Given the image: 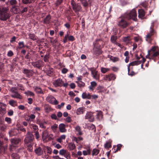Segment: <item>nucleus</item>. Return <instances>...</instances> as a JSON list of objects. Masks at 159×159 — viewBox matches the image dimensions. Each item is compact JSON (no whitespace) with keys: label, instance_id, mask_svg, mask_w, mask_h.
<instances>
[{"label":"nucleus","instance_id":"obj_1","mask_svg":"<svg viewBox=\"0 0 159 159\" xmlns=\"http://www.w3.org/2000/svg\"><path fill=\"white\" fill-rule=\"evenodd\" d=\"M8 11V9L7 8L0 7V19L1 20H6L9 17Z\"/></svg>","mask_w":159,"mask_h":159},{"label":"nucleus","instance_id":"obj_25","mask_svg":"<svg viewBox=\"0 0 159 159\" xmlns=\"http://www.w3.org/2000/svg\"><path fill=\"white\" fill-rule=\"evenodd\" d=\"M75 129L76 132L78 133L77 135H81L82 134V132L81 131L80 127L78 125L75 127Z\"/></svg>","mask_w":159,"mask_h":159},{"label":"nucleus","instance_id":"obj_48","mask_svg":"<svg viewBox=\"0 0 159 159\" xmlns=\"http://www.w3.org/2000/svg\"><path fill=\"white\" fill-rule=\"evenodd\" d=\"M7 128V125H3L0 127L2 131H4Z\"/></svg>","mask_w":159,"mask_h":159},{"label":"nucleus","instance_id":"obj_57","mask_svg":"<svg viewBox=\"0 0 159 159\" xmlns=\"http://www.w3.org/2000/svg\"><path fill=\"white\" fill-rule=\"evenodd\" d=\"M158 48V47L153 46V47H152V48L149 51H152L153 52H154L157 50V49Z\"/></svg>","mask_w":159,"mask_h":159},{"label":"nucleus","instance_id":"obj_32","mask_svg":"<svg viewBox=\"0 0 159 159\" xmlns=\"http://www.w3.org/2000/svg\"><path fill=\"white\" fill-rule=\"evenodd\" d=\"M9 103L10 105L14 107L17 106V102L16 101L13 100H10L9 102Z\"/></svg>","mask_w":159,"mask_h":159},{"label":"nucleus","instance_id":"obj_28","mask_svg":"<svg viewBox=\"0 0 159 159\" xmlns=\"http://www.w3.org/2000/svg\"><path fill=\"white\" fill-rule=\"evenodd\" d=\"M68 147L70 150H72L75 148L76 147L74 143H71L68 144Z\"/></svg>","mask_w":159,"mask_h":159},{"label":"nucleus","instance_id":"obj_35","mask_svg":"<svg viewBox=\"0 0 159 159\" xmlns=\"http://www.w3.org/2000/svg\"><path fill=\"white\" fill-rule=\"evenodd\" d=\"M23 73L26 74L27 76H29L31 75V71L25 69L23 71Z\"/></svg>","mask_w":159,"mask_h":159},{"label":"nucleus","instance_id":"obj_14","mask_svg":"<svg viewBox=\"0 0 159 159\" xmlns=\"http://www.w3.org/2000/svg\"><path fill=\"white\" fill-rule=\"evenodd\" d=\"M154 33V31L153 30H152L149 33L147 34L146 40L147 41L149 42H150L152 40L151 37L153 34Z\"/></svg>","mask_w":159,"mask_h":159},{"label":"nucleus","instance_id":"obj_43","mask_svg":"<svg viewBox=\"0 0 159 159\" xmlns=\"http://www.w3.org/2000/svg\"><path fill=\"white\" fill-rule=\"evenodd\" d=\"M110 60L113 62L118 61L119 58L117 57L111 56L110 58Z\"/></svg>","mask_w":159,"mask_h":159},{"label":"nucleus","instance_id":"obj_55","mask_svg":"<svg viewBox=\"0 0 159 159\" xmlns=\"http://www.w3.org/2000/svg\"><path fill=\"white\" fill-rule=\"evenodd\" d=\"M112 70L114 72H117L119 70V68L116 66H113L111 67Z\"/></svg>","mask_w":159,"mask_h":159},{"label":"nucleus","instance_id":"obj_56","mask_svg":"<svg viewBox=\"0 0 159 159\" xmlns=\"http://www.w3.org/2000/svg\"><path fill=\"white\" fill-rule=\"evenodd\" d=\"M68 39L69 41H73L75 40L74 37L72 35H70V36H68Z\"/></svg>","mask_w":159,"mask_h":159},{"label":"nucleus","instance_id":"obj_41","mask_svg":"<svg viewBox=\"0 0 159 159\" xmlns=\"http://www.w3.org/2000/svg\"><path fill=\"white\" fill-rule=\"evenodd\" d=\"M104 147L106 148H108L111 147V143L109 142H107L104 145Z\"/></svg>","mask_w":159,"mask_h":159},{"label":"nucleus","instance_id":"obj_50","mask_svg":"<svg viewBox=\"0 0 159 159\" xmlns=\"http://www.w3.org/2000/svg\"><path fill=\"white\" fill-rule=\"evenodd\" d=\"M5 120L8 124H10L11 123V119L10 118L6 117L5 118Z\"/></svg>","mask_w":159,"mask_h":159},{"label":"nucleus","instance_id":"obj_37","mask_svg":"<svg viewBox=\"0 0 159 159\" xmlns=\"http://www.w3.org/2000/svg\"><path fill=\"white\" fill-rule=\"evenodd\" d=\"M117 39V37L116 36H111V40L112 43L115 44L116 42V40Z\"/></svg>","mask_w":159,"mask_h":159},{"label":"nucleus","instance_id":"obj_52","mask_svg":"<svg viewBox=\"0 0 159 159\" xmlns=\"http://www.w3.org/2000/svg\"><path fill=\"white\" fill-rule=\"evenodd\" d=\"M46 148L47 149V153L49 154H51L52 152L51 148L50 147H47Z\"/></svg>","mask_w":159,"mask_h":159},{"label":"nucleus","instance_id":"obj_40","mask_svg":"<svg viewBox=\"0 0 159 159\" xmlns=\"http://www.w3.org/2000/svg\"><path fill=\"white\" fill-rule=\"evenodd\" d=\"M76 83L78 86L80 87H84L85 85L84 83L81 81H78L76 82Z\"/></svg>","mask_w":159,"mask_h":159},{"label":"nucleus","instance_id":"obj_39","mask_svg":"<svg viewBox=\"0 0 159 159\" xmlns=\"http://www.w3.org/2000/svg\"><path fill=\"white\" fill-rule=\"evenodd\" d=\"M25 46L23 42H20L18 43V48L21 49L24 47Z\"/></svg>","mask_w":159,"mask_h":159},{"label":"nucleus","instance_id":"obj_2","mask_svg":"<svg viewBox=\"0 0 159 159\" xmlns=\"http://www.w3.org/2000/svg\"><path fill=\"white\" fill-rule=\"evenodd\" d=\"M53 84L56 87H61L63 86L65 87H66L68 85V84L67 83H64L61 79L58 78L53 81Z\"/></svg>","mask_w":159,"mask_h":159},{"label":"nucleus","instance_id":"obj_21","mask_svg":"<svg viewBox=\"0 0 159 159\" xmlns=\"http://www.w3.org/2000/svg\"><path fill=\"white\" fill-rule=\"evenodd\" d=\"M18 133V130L16 129H11L9 132V135L11 137L17 134Z\"/></svg>","mask_w":159,"mask_h":159},{"label":"nucleus","instance_id":"obj_20","mask_svg":"<svg viewBox=\"0 0 159 159\" xmlns=\"http://www.w3.org/2000/svg\"><path fill=\"white\" fill-rule=\"evenodd\" d=\"M82 97L83 99H90L91 98V96L89 93L84 92L82 94Z\"/></svg>","mask_w":159,"mask_h":159},{"label":"nucleus","instance_id":"obj_51","mask_svg":"<svg viewBox=\"0 0 159 159\" xmlns=\"http://www.w3.org/2000/svg\"><path fill=\"white\" fill-rule=\"evenodd\" d=\"M39 124L41 128L44 129L45 128V126L41 121H40L39 122Z\"/></svg>","mask_w":159,"mask_h":159},{"label":"nucleus","instance_id":"obj_33","mask_svg":"<svg viewBox=\"0 0 159 159\" xmlns=\"http://www.w3.org/2000/svg\"><path fill=\"white\" fill-rule=\"evenodd\" d=\"M27 144V149L30 152H32L33 150L32 146L33 144V143H30Z\"/></svg>","mask_w":159,"mask_h":159},{"label":"nucleus","instance_id":"obj_59","mask_svg":"<svg viewBox=\"0 0 159 159\" xmlns=\"http://www.w3.org/2000/svg\"><path fill=\"white\" fill-rule=\"evenodd\" d=\"M68 71V70L65 68H64L62 69L61 72L63 74H65Z\"/></svg>","mask_w":159,"mask_h":159},{"label":"nucleus","instance_id":"obj_61","mask_svg":"<svg viewBox=\"0 0 159 159\" xmlns=\"http://www.w3.org/2000/svg\"><path fill=\"white\" fill-rule=\"evenodd\" d=\"M103 87L102 86L99 85L98 87V89L100 90V92H102L103 91Z\"/></svg>","mask_w":159,"mask_h":159},{"label":"nucleus","instance_id":"obj_42","mask_svg":"<svg viewBox=\"0 0 159 159\" xmlns=\"http://www.w3.org/2000/svg\"><path fill=\"white\" fill-rule=\"evenodd\" d=\"M13 159H19V157L16 153H13L11 155Z\"/></svg>","mask_w":159,"mask_h":159},{"label":"nucleus","instance_id":"obj_53","mask_svg":"<svg viewBox=\"0 0 159 159\" xmlns=\"http://www.w3.org/2000/svg\"><path fill=\"white\" fill-rule=\"evenodd\" d=\"M69 35V34H68V33H67V34L65 35V36L63 40L64 43H66L67 42Z\"/></svg>","mask_w":159,"mask_h":159},{"label":"nucleus","instance_id":"obj_15","mask_svg":"<svg viewBox=\"0 0 159 159\" xmlns=\"http://www.w3.org/2000/svg\"><path fill=\"white\" fill-rule=\"evenodd\" d=\"M118 25L123 28H126L128 25V23L124 19H122L119 22Z\"/></svg>","mask_w":159,"mask_h":159},{"label":"nucleus","instance_id":"obj_18","mask_svg":"<svg viewBox=\"0 0 159 159\" xmlns=\"http://www.w3.org/2000/svg\"><path fill=\"white\" fill-rule=\"evenodd\" d=\"M141 63V61H133L132 62L130 63V64L129 65V66L128 67V71L129 70V66H137L139 64H140Z\"/></svg>","mask_w":159,"mask_h":159},{"label":"nucleus","instance_id":"obj_5","mask_svg":"<svg viewBox=\"0 0 159 159\" xmlns=\"http://www.w3.org/2000/svg\"><path fill=\"white\" fill-rule=\"evenodd\" d=\"M34 139L33 134L31 133L28 132L26 134V136L24 139L25 143V144H29L30 143H33V141Z\"/></svg>","mask_w":159,"mask_h":159},{"label":"nucleus","instance_id":"obj_16","mask_svg":"<svg viewBox=\"0 0 159 159\" xmlns=\"http://www.w3.org/2000/svg\"><path fill=\"white\" fill-rule=\"evenodd\" d=\"M85 107H82L77 108L76 111V113L77 115H80L84 113L85 111Z\"/></svg>","mask_w":159,"mask_h":159},{"label":"nucleus","instance_id":"obj_26","mask_svg":"<svg viewBox=\"0 0 159 159\" xmlns=\"http://www.w3.org/2000/svg\"><path fill=\"white\" fill-rule=\"evenodd\" d=\"M131 39L130 36H128L123 38V41L126 44H128L130 43Z\"/></svg>","mask_w":159,"mask_h":159},{"label":"nucleus","instance_id":"obj_4","mask_svg":"<svg viewBox=\"0 0 159 159\" xmlns=\"http://www.w3.org/2000/svg\"><path fill=\"white\" fill-rule=\"evenodd\" d=\"M137 14L135 9L132 10L129 13L127 14L126 18L127 19H132L134 21H136Z\"/></svg>","mask_w":159,"mask_h":159},{"label":"nucleus","instance_id":"obj_46","mask_svg":"<svg viewBox=\"0 0 159 159\" xmlns=\"http://www.w3.org/2000/svg\"><path fill=\"white\" fill-rule=\"evenodd\" d=\"M10 91L12 93V94L17 92V89L15 87H12L10 89Z\"/></svg>","mask_w":159,"mask_h":159},{"label":"nucleus","instance_id":"obj_3","mask_svg":"<svg viewBox=\"0 0 159 159\" xmlns=\"http://www.w3.org/2000/svg\"><path fill=\"white\" fill-rule=\"evenodd\" d=\"M116 78V75L113 73H110L105 75L103 77V80L105 81L110 82L113 81Z\"/></svg>","mask_w":159,"mask_h":159},{"label":"nucleus","instance_id":"obj_44","mask_svg":"<svg viewBox=\"0 0 159 159\" xmlns=\"http://www.w3.org/2000/svg\"><path fill=\"white\" fill-rule=\"evenodd\" d=\"M12 11L14 13H16L19 11L18 8L16 7H14L12 8Z\"/></svg>","mask_w":159,"mask_h":159},{"label":"nucleus","instance_id":"obj_29","mask_svg":"<svg viewBox=\"0 0 159 159\" xmlns=\"http://www.w3.org/2000/svg\"><path fill=\"white\" fill-rule=\"evenodd\" d=\"M35 91L39 94H43V93L42 89L39 87H36L34 88Z\"/></svg>","mask_w":159,"mask_h":159},{"label":"nucleus","instance_id":"obj_9","mask_svg":"<svg viewBox=\"0 0 159 159\" xmlns=\"http://www.w3.org/2000/svg\"><path fill=\"white\" fill-rule=\"evenodd\" d=\"M50 135H48V133L46 130H45L42 133V137L43 140L44 142H46L49 140L50 139L49 137Z\"/></svg>","mask_w":159,"mask_h":159},{"label":"nucleus","instance_id":"obj_31","mask_svg":"<svg viewBox=\"0 0 159 159\" xmlns=\"http://www.w3.org/2000/svg\"><path fill=\"white\" fill-rule=\"evenodd\" d=\"M91 153V149L89 148L87 150H84L83 151V153L84 156H86L87 155H89Z\"/></svg>","mask_w":159,"mask_h":159},{"label":"nucleus","instance_id":"obj_62","mask_svg":"<svg viewBox=\"0 0 159 159\" xmlns=\"http://www.w3.org/2000/svg\"><path fill=\"white\" fill-rule=\"evenodd\" d=\"M51 118L52 119L56 120L57 119V116L54 114H53L51 115Z\"/></svg>","mask_w":159,"mask_h":159},{"label":"nucleus","instance_id":"obj_47","mask_svg":"<svg viewBox=\"0 0 159 159\" xmlns=\"http://www.w3.org/2000/svg\"><path fill=\"white\" fill-rule=\"evenodd\" d=\"M49 57L48 54H46L44 57V60L45 62H47L48 61V59Z\"/></svg>","mask_w":159,"mask_h":159},{"label":"nucleus","instance_id":"obj_24","mask_svg":"<svg viewBox=\"0 0 159 159\" xmlns=\"http://www.w3.org/2000/svg\"><path fill=\"white\" fill-rule=\"evenodd\" d=\"M97 85V84L95 82L92 81L90 83V85L89 86V88L90 90L93 91Z\"/></svg>","mask_w":159,"mask_h":159},{"label":"nucleus","instance_id":"obj_13","mask_svg":"<svg viewBox=\"0 0 159 159\" xmlns=\"http://www.w3.org/2000/svg\"><path fill=\"white\" fill-rule=\"evenodd\" d=\"M32 64L35 67L39 68L43 65V62L41 60H39L36 62H32Z\"/></svg>","mask_w":159,"mask_h":159},{"label":"nucleus","instance_id":"obj_49","mask_svg":"<svg viewBox=\"0 0 159 159\" xmlns=\"http://www.w3.org/2000/svg\"><path fill=\"white\" fill-rule=\"evenodd\" d=\"M25 93L26 95L31 96H33L34 95V93L33 92L30 91H27V92Z\"/></svg>","mask_w":159,"mask_h":159},{"label":"nucleus","instance_id":"obj_34","mask_svg":"<svg viewBox=\"0 0 159 159\" xmlns=\"http://www.w3.org/2000/svg\"><path fill=\"white\" fill-rule=\"evenodd\" d=\"M99 150L97 149H94L92 151L93 156L97 155L99 153Z\"/></svg>","mask_w":159,"mask_h":159},{"label":"nucleus","instance_id":"obj_17","mask_svg":"<svg viewBox=\"0 0 159 159\" xmlns=\"http://www.w3.org/2000/svg\"><path fill=\"white\" fill-rule=\"evenodd\" d=\"M11 96L12 98L21 99L22 97L17 92L11 94Z\"/></svg>","mask_w":159,"mask_h":159},{"label":"nucleus","instance_id":"obj_54","mask_svg":"<svg viewBox=\"0 0 159 159\" xmlns=\"http://www.w3.org/2000/svg\"><path fill=\"white\" fill-rule=\"evenodd\" d=\"M64 157L67 159H69L70 158V153L67 151L66 154L64 155Z\"/></svg>","mask_w":159,"mask_h":159},{"label":"nucleus","instance_id":"obj_6","mask_svg":"<svg viewBox=\"0 0 159 159\" xmlns=\"http://www.w3.org/2000/svg\"><path fill=\"white\" fill-rule=\"evenodd\" d=\"M71 4L74 11L76 13L78 14V12L81 11V6L78 4H76L75 2L73 0H71Z\"/></svg>","mask_w":159,"mask_h":159},{"label":"nucleus","instance_id":"obj_64","mask_svg":"<svg viewBox=\"0 0 159 159\" xmlns=\"http://www.w3.org/2000/svg\"><path fill=\"white\" fill-rule=\"evenodd\" d=\"M159 55V51L155 52L152 55V57H155Z\"/></svg>","mask_w":159,"mask_h":159},{"label":"nucleus","instance_id":"obj_63","mask_svg":"<svg viewBox=\"0 0 159 159\" xmlns=\"http://www.w3.org/2000/svg\"><path fill=\"white\" fill-rule=\"evenodd\" d=\"M16 0H11L10 1V3L11 5H13L16 4Z\"/></svg>","mask_w":159,"mask_h":159},{"label":"nucleus","instance_id":"obj_10","mask_svg":"<svg viewBox=\"0 0 159 159\" xmlns=\"http://www.w3.org/2000/svg\"><path fill=\"white\" fill-rule=\"evenodd\" d=\"M6 105L3 103L0 102V114L3 115L6 113Z\"/></svg>","mask_w":159,"mask_h":159},{"label":"nucleus","instance_id":"obj_58","mask_svg":"<svg viewBox=\"0 0 159 159\" xmlns=\"http://www.w3.org/2000/svg\"><path fill=\"white\" fill-rule=\"evenodd\" d=\"M35 153L38 155L41 154V149L39 148L35 150Z\"/></svg>","mask_w":159,"mask_h":159},{"label":"nucleus","instance_id":"obj_19","mask_svg":"<svg viewBox=\"0 0 159 159\" xmlns=\"http://www.w3.org/2000/svg\"><path fill=\"white\" fill-rule=\"evenodd\" d=\"M138 13L139 17L142 19H143L145 15V12L142 9H139L138 11Z\"/></svg>","mask_w":159,"mask_h":159},{"label":"nucleus","instance_id":"obj_45","mask_svg":"<svg viewBox=\"0 0 159 159\" xmlns=\"http://www.w3.org/2000/svg\"><path fill=\"white\" fill-rule=\"evenodd\" d=\"M66 152V150L62 149L60 151L59 153L61 155H64V156Z\"/></svg>","mask_w":159,"mask_h":159},{"label":"nucleus","instance_id":"obj_27","mask_svg":"<svg viewBox=\"0 0 159 159\" xmlns=\"http://www.w3.org/2000/svg\"><path fill=\"white\" fill-rule=\"evenodd\" d=\"M59 129L60 131L61 132H65L66 131L65 125L63 124H61L59 125Z\"/></svg>","mask_w":159,"mask_h":159},{"label":"nucleus","instance_id":"obj_8","mask_svg":"<svg viewBox=\"0 0 159 159\" xmlns=\"http://www.w3.org/2000/svg\"><path fill=\"white\" fill-rule=\"evenodd\" d=\"M11 144L10 146V149L11 150L12 147H16V145L20 142V139H12L11 140Z\"/></svg>","mask_w":159,"mask_h":159},{"label":"nucleus","instance_id":"obj_38","mask_svg":"<svg viewBox=\"0 0 159 159\" xmlns=\"http://www.w3.org/2000/svg\"><path fill=\"white\" fill-rule=\"evenodd\" d=\"M80 1L84 7H86L88 6V4L86 0H80Z\"/></svg>","mask_w":159,"mask_h":159},{"label":"nucleus","instance_id":"obj_30","mask_svg":"<svg viewBox=\"0 0 159 159\" xmlns=\"http://www.w3.org/2000/svg\"><path fill=\"white\" fill-rule=\"evenodd\" d=\"M101 72L105 74L107 72L109 71L110 69L109 68H106L104 67H101L100 69Z\"/></svg>","mask_w":159,"mask_h":159},{"label":"nucleus","instance_id":"obj_23","mask_svg":"<svg viewBox=\"0 0 159 159\" xmlns=\"http://www.w3.org/2000/svg\"><path fill=\"white\" fill-rule=\"evenodd\" d=\"M51 17L49 15H48L44 19L43 23L44 24H48L50 23Z\"/></svg>","mask_w":159,"mask_h":159},{"label":"nucleus","instance_id":"obj_60","mask_svg":"<svg viewBox=\"0 0 159 159\" xmlns=\"http://www.w3.org/2000/svg\"><path fill=\"white\" fill-rule=\"evenodd\" d=\"M58 127V125L56 124H54L51 126V128L53 130L56 129Z\"/></svg>","mask_w":159,"mask_h":159},{"label":"nucleus","instance_id":"obj_22","mask_svg":"<svg viewBox=\"0 0 159 159\" xmlns=\"http://www.w3.org/2000/svg\"><path fill=\"white\" fill-rule=\"evenodd\" d=\"M91 73L93 78L96 80L99 79V75L98 74V71L96 70L91 71Z\"/></svg>","mask_w":159,"mask_h":159},{"label":"nucleus","instance_id":"obj_7","mask_svg":"<svg viewBox=\"0 0 159 159\" xmlns=\"http://www.w3.org/2000/svg\"><path fill=\"white\" fill-rule=\"evenodd\" d=\"M46 101L53 104L57 105L58 102L54 97L52 95H48L46 98Z\"/></svg>","mask_w":159,"mask_h":159},{"label":"nucleus","instance_id":"obj_36","mask_svg":"<svg viewBox=\"0 0 159 159\" xmlns=\"http://www.w3.org/2000/svg\"><path fill=\"white\" fill-rule=\"evenodd\" d=\"M29 36V38L33 40L36 39L37 37L34 34H30Z\"/></svg>","mask_w":159,"mask_h":159},{"label":"nucleus","instance_id":"obj_12","mask_svg":"<svg viewBox=\"0 0 159 159\" xmlns=\"http://www.w3.org/2000/svg\"><path fill=\"white\" fill-rule=\"evenodd\" d=\"M103 117V113L101 111H96V118L97 120L99 121L102 120Z\"/></svg>","mask_w":159,"mask_h":159},{"label":"nucleus","instance_id":"obj_11","mask_svg":"<svg viewBox=\"0 0 159 159\" xmlns=\"http://www.w3.org/2000/svg\"><path fill=\"white\" fill-rule=\"evenodd\" d=\"M85 119H88L89 120L90 122H93L94 120V117L93 114L90 112H87L85 116Z\"/></svg>","mask_w":159,"mask_h":159}]
</instances>
